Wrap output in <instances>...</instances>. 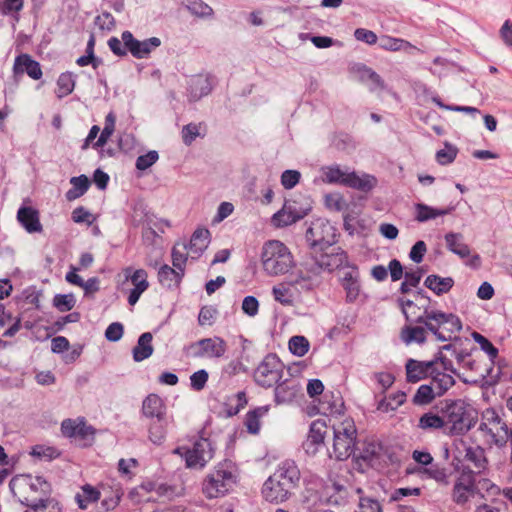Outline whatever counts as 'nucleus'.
<instances>
[{"label": "nucleus", "mask_w": 512, "mask_h": 512, "mask_svg": "<svg viewBox=\"0 0 512 512\" xmlns=\"http://www.w3.org/2000/svg\"><path fill=\"white\" fill-rule=\"evenodd\" d=\"M173 454L182 457L187 468L202 469L213 458L214 448L208 438L199 437L193 441L192 447L179 446Z\"/></svg>", "instance_id": "6"}, {"label": "nucleus", "mask_w": 512, "mask_h": 512, "mask_svg": "<svg viewBox=\"0 0 512 512\" xmlns=\"http://www.w3.org/2000/svg\"><path fill=\"white\" fill-rule=\"evenodd\" d=\"M70 183L72 188L66 192V199L69 201L81 197L90 187V181L85 175L72 177Z\"/></svg>", "instance_id": "37"}, {"label": "nucleus", "mask_w": 512, "mask_h": 512, "mask_svg": "<svg viewBox=\"0 0 512 512\" xmlns=\"http://www.w3.org/2000/svg\"><path fill=\"white\" fill-rule=\"evenodd\" d=\"M406 400V394L402 391H398L397 393H394L389 396L388 401L382 402L380 404V407H383L385 405V411L388 410H396L399 406H401Z\"/></svg>", "instance_id": "59"}, {"label": "nucleus", "mask_w": 512, "mask_h": 512, "mask_svg": "<svg viewBox=\"0 0 512 512\" xmlns=\"http://www.w3.org/2000/svg\"><path fill=\"white\" fill-rule=\"evenodd\" d=\"M444 418V426L448 427L453 435H463L471 428V422L467 413V406L463 400H447L441 409Z\"/></svg>", "instance_id": "7"}, {"label": "nucleus", "mask_w": 512, "mask_h": 512, "mask_svg": "<svg viewBox=\"0 0 512 512\" xmlns=\"http://www.w3.org/2000/svg\"><path fill=\"white\" fill-rule=\"evenodd\" d=\"M311 261L305 263V271H300L297 278L292 281L293 284L300 285L302 288L312 289L319 284L321 272H332L340 268L346 262V253L344 251L331 253H312Z\"/></svg>", "instance_id": "3"}, {"label": "nucleus", "mask_w": 512, "mask_h": 512, "mask_svg": "<svg viewBox=\"0 0 512 512\" xmlns=\"http://www.w3.org/2000/svg\"><path fill=\"white\" fill-rule=\"evenodd\" d=\"M429 376L431 377L429 385L438 397L443 396L455 384L453 375L442 372L437 365L433 366Z\"/></svg>", "instance_id": "20"}, {"label": "nucleus", "mask_w": 512, "mask_h": 512, "mask_svg": "<svg viewBox=\"0 0 512 512\" xmlns=\"http://www.w3.org/2000/svg\"><path fill=\"white\" fill-rule=\"evenodd\" d=\"M424 285L432 290L437 295H442L449 292L453 285L454 280L451 277H440L438 275H429L424 281Z\"/></svg>", "instance_id": "32"}, {"label": "nucleus", "mask_w": 512, "mask_h": 512, "mask_svg": "<svg viewBox=\"0 0 512 512\" xmlns=\"http://www.w3.org/2000/svg\"><path fill=\"white\" fill-rule=\"evenodd\" d=\"M322 171L323 181L330 184L339 183L351 188L370 190L376 183V179L372 176L360 177L355 172L347 173L341 170L339 166H327L322 168Z\"/></svg>", "instance_id": "10"}, {"label": "nucleus", "mask_w": 512, "mask_h": 512, "mask_svg": "<svg viewBox=\"0 0 512 512\" xmlns=\"http://www.w3.org/2000/svg\"><path fill=\"white\" fill-rule=\"evenodd\" d=\"M472 337L480 345L481 349L488 354L491 361L498 356V349L486 337L478 332H474Z\"/></svg>", "instance_id": "53"}, {"label": "nucleus", "mask_w": 512, "mask_h": 512, "mask_svg": "<svg viewBox=\"0 0 512 512\" xmlns=\"http://www.w3.org/2000/svg\"><path fill=\"white\" fill-rule=\"evenodd\" d=\"M209 374L205 369H200L196 372H194L190 376V385L191 388L195 391H201L206 386V383L208 381Z\"/></svg>", "instance_id": "55"}, {"label": "nucleus", "mask_w": 512, "mask_h": 512, "mask_svg": "<svg viewBox=\"0 0 512 512\" xmlns=\"http://www.w3.org/2000/svg\"><path fill=\"white\" fill-rule=\"evenodd\" d=\"M326 428V423L321 419H317L311 423L308 437L303 443V448L307 454L315 455L324 445Z\"/></svg>", "instance_id": "16"}, {"label": "nucleus", "mask_w": 512, "mask_h": 512, "mask_svg": "<svg viewBox=\"0 0 512 512\" xmlns=\"http://www.w3.org/2000/svg\"><path fill=\"white\" fill-rule=\"evenodd\" d=\"M283 374V363L276 354H267L254 371L255 382L264 388L278 383Z\"/></svg>", "instance_id": "12"}, {"label": "nucleus", "mask_w": 512, "mask_h": 512, "mask_svg": "<svg viewBox=\"0 0 512 512\" xmlns=\"http://www.w3.org/2000/svg\"><path fill=\"white\" fill-rule=\"evenodd\" d=\"M123 333H124L123 325L119 322H114V323H111L107 327V329L105 331V337L109 341L116 342L122 338Z\"/></svg>", "instance_id": "63"}, {"label": "nucleus", "mask_w": 512, "mask_h": 512, "mask_svg": "<svg viewBox=\"0 0 512 512\" xmlns=\"http://www.w3.org/2000/svg\"><path fill=\"white\" fill-rule=\"evenodd\" d=\"M147 278L148 274L144 269H137L130 275L129 280L134 286L133 289L146 291L149 287Z\"/></svg>", "instance_id": "52"}, {"label": "nucleus", "mask_w": 512, "mask_h": 512, "mask_svg": "<svg viewBox=\"0 0 512 512\" xmlns=\"http://www.w3.org/2000/svg\"><path fill=\"white\" fill-rule=\"evenodd\" d=\"M444 239L447 249L461 259L470 256V247L464 243V237L461 233L449 232L445 235Z\"/></svg>", "instance_id": "27"}, {"label": "nucleus", "mask_w": 512, "mask_h": 512, "mask_svg": "<svg viewBox=\"0 0 512 512\" xmlns=\"http://www.w3.org/2000/svg\"><path fill=\"white\" fill-rule=\"evenodd\" d=\"M358 512H383V510L378 500L364 497L360 499Z\"/></svg>", "instance_id": "62"}, {"label": "nucleus", "mask_w": 512, "mask_h": 512, "mask_svg": "<svg viewBox=\"0 0 512 512\" xmlns=\"http://www.w3.org/2000/svg\"><path fill=\"white\" fill-rule=\"evenodd\" d=\"M417 427L423 431H435L444 428V418L433 411L424 413L418 421Z\"/></svg>", "instance_id": "35"}, {"label": "nucleus", "mask_w": 512, "mask_h": 512, "mask_svg": "<svg viewBox=\"0 0 512 512\" xmlns=\"http://www.w3.org/2000/svg\"><path fill=\"white\" fill-rule=\"evenodd\" d=\"M217 310L212 306H204L201 308L198 315V323L201 326H210L216 317Z\"/></svg>", "instance_id": "58"}, {"label": "nucleus", "mask_w": 512, "mask_h": 512, "mask_svg": "<svg viewBox=\"0 0 512 512\" xmlns=\"http://www.w3.org/2000/svg\"><path fill=\"white\" fill-rule=\"evenodd\" d=\"M76 304V298L75 296L70 294H57L53 298V305L56 307L60 312H67L74 308Z\"/></svg>", "instance_id": "51"}, {"label": "nucleus", "mask_w": 512, "mask_h": 512, "mask_svg": "<svg viewBox=\"0 0 512 512\" xmlns=\"http://www.w3.org/2000/svg\"><path fill=\"white\" fill-rule=\"evenodd\" d=\"M274 299L282 305H291L293 303V293L289 284L280 283L272 288Z\"/></svg>", "instance_id": "46"}, {"label": "nucleus", "mask_w": 512, "mask_h": 512, "mask_svg": "<svg viewBox=\"0 0 512 512\" xmlns=\"http://www.w3.org/2000/svg\"><path fill=\"white\" fill-rule=\"evenodd\" d=\"M269 405L260 406L246 414L245 425L251 434H257L260 430V418L269 411Z\"/></svg>", "instance_id": "38"}, {"label": "nucleus", "mask_w": 512, "mask_h": 512, "mask_svg": "<svg viewBox=\"0 0 512 512\" xmlns=\"http://www.w3.org/2000/svg\"><path fill=\"white\" fill-rule=\"evenodd\" d=\"M142 413L151 420L163 421L166 417V406L157 394H149L142 403Z\"/></svg>", "instance_id": "19"}, {"label": "nucleus", "mask_w": 512, "mask_h": 512, "mask_svg": "<svg viewBox=\"0 0 512 512\" xmlns=\"http://www.w3.org/2000/svg\"><path fill=\"white\" fill-rule=\"evenodd\" d=\"M306 240L312 253L324 252L335 244L336 229L328 220L315 219L306 231Z\"/></svg>", "instance_id": "8"}, {"label": "nucleus", "mask_w": 512, "mask_h": 512, "mask_svg": "<svg viewBox=\"0 0 512 512\" xmlns=\"http://www.w3.org/2000/svg\"><path fill=\"white\" fill-rule=\"evenodd\" d=\"M211 90V82L206 76L196 75L189 80L188 96L190 101H198L203 96L208 95Z\"/></svg>", "instance_id": "26"}, {"label": "nucleus", "mask_w": 512, "mask_h": 512, "mask_svg": "<svg viewBox=\"0 0 512 512\" xmlns=\"http://www.w3.org/2000/svg\"><path fill=\"white\" fill-rule=\"evenodd\" d=\"M476 491L474 472L470 468L464 467L453 487V501L458 505H463L470 497L474 496Z\"/></svg>", "instance_id": "14"}, {"label": "nucleus", "mask_w": 512, "mask_h": 512, "mask_svg": "<svg viewBox=\"0 0 512 512\" xmlns=\"http://www.w3.org/2000/svg\"><path fill=\"white\" fill-rule=\"evenodd\" d=\"M210 232L208 229H197L188 245L183 244V250H188V253L193 259L198 258L208 247L210 242Z\"/></svg>", "instance_id": "22"}, {"label": "nucleus", "mask_w": 512, "mask_h": 512, "mask_svg": "<svg viewBox=\"0 0 512 512\" xmlns=\"http://www.w3.org/2000/svg\"><path fill=\"white\" fill-rule=\"evenodd\" d=\"M159 156H158V153L157 151H149L148 153L144 154V155H140L137 159H136V168L138 170H146L148 169L149 167H151L157 160H158Z\"/></svg>", "instance_id": "57"}, {"label": "nucleus", "mask_w": 512, "mask_h": 512, "mask_svg": "<svg viewBox=\"0 0 512 512\" xmlns=\"http://www.w3.org/2000/svg\"><path fill=\"white\" fill-rule=\"evenodd\" d=\"M184 276V270H178L175 267L172 268L168 265H163L158 271L159 283L168 289L176 288L179 286Z\"/></svg>", "instance_id": "28"}, {"label": "nucleus", "mask_w": 512, "mask_h": 512, "mask_svg": "<svg viewBox=\"0 0 512 512\" xmlns=\"http://www.w3.org/2000/svg\"><path fill=\"white\" fill-rule=\"evenodd\" d=\"M398 303L407 321L424 324L425 327L441 341H447L450 335H444L439 331L440 328H443L450 334L460 332L462 329L461 320L455 314L433 310L427 305H422L423 313L418 314L417 310H419L420 307L412 300L400 298Z\"/></svg>", "instance_id": "1"}, {"label": "nucleus", "mask_w": 512, "mask_h": 512, "mask_svg": "<svg viewBox=\"0 0 512 512\" xmlns=\"http://www.w3.org/2000/svg\"><path fill=\"white\" fill-rule=\"evenodd\" d=\"M152 339L153 336L150 332H145L139 337L137 345L133 348L134 361L141 362L152 355Z\"/></svg>", "instance_id": "31"}, {"label": "nucleus", "mask_w": 512, "mask_h": 512, "mask_svg": "<svg viewBox=\"0 0 512 512\" xmlns=\"http://www.w3.org/2000/svg\"><path fill=\"white\" fill-rule=\"evenodd\" d=\"M358 71L360 81L366 83L371 92L383 90L385 88L384 81L380 75L373 71L371 68L362 65Z\"/></svg>", "instance_id": "33"}, {"label": "nucleus", "mask_w": 512, "mask_h": 512, "mask_svg": "<svg viewBox=\"0 0 512 512\" xmlns=\"http://www.w3.org/2000/svg\"><path fill=\"white\" fill-rule=\"evenodd\" d=\"M75 78L70 72L60 74L57 80L56 94L59 98H63L74 90Z\"/></svg>", "instance_id": "43"}, {"label": "nucleus", "mask_w": 512, "mask_h": 512, "mask_svg": "<svg viewBox=\"0 0 512 512\" xmlns=\"http://www.w3.org/2000/svg\"><path fill=\"white\" fill-rule=\"evenodd\" d=\"M423 475L426 478L435 480L439 485L447 486L450 483V473L448 469L438 464L423 467Z\"/></svg>", "instance_id": "39"}, {"label": "nucleus", "mask_w": 512, "mask_h": 512, "mask_svg": "<svg viewBox=\"0 0 512 512\" xmlns=\"http://www.w3.org/2000/svg\"><path fill=\"white\" fill-rule=\"evenodd\" d=\"M17 219L29 233L42 231V225L39 220V213L33 207H20L17 212Z\"/></svg>", "instance_id": "25"}, {"label": "nucleus", "mask_w": 512, "mask_h": 512, "mask_svg": "<svg viewBox=\"0 0 512 512\" xmlns=\"http://www.w3.org/2000/svg\"><path fill=\"white\" fill-rule=\"evenodd\" d=\"M479 430L490 436L491 442L498 447L505 446L512 437V431L494 409H487L482 414Z\"/></svg>", "instance_id": "11"}, {"label": "nucleus", "mask_w": 512, "mask_h": 512, "mask_svg": "<svg viewBox=\"0 0 512 512\" xmlns=\"http://www.w3.org/2000/svg\"><path fill=\"white\" fill-rule=\"evenodd\" d=\"M465 460L471 462L479 471L485 469L486 458L481 447H468L465 451Z\"/></svg>", "instance_id": "45"}, {"label": "nucleus", "mask_w": 512, "mask_h": 512, "mask_svg": "<svg viewBox=\"0 0 512 512\" xmlns=\"http://www.w3.org/2000/svg\"><path fill=\"white\" fill-rule=\"evenodd\" d=\"M227 350L226 342L220 337L200 339L189 345L188 351L195 358H221Z\"/></svg>", "instance_id": "13"}, {"label": "nucleus", "mask_w": 512, "mask_h": 512, "mask_svg": "<svg viewBox=\"0 0 512 512\" xmlns=\"http://www.w3.org/2000/svg\"><path fill=\"white\" fill-rule=\"evenodd\" d=\"M21 502L28 507L25 512H62L59 502L53 498L39 499L38 501H30L25 498Z\"/></svg>", "instance_id": "29"}, {"label": "nucleus", "mask_w": 512, "mask_h": 512, "mask_svg": "<svg viewBox=\"0 0 512 512\" xmlns=\"http://www.w3.org/2000/svg\"><path fill=\"white\" fill-rule=\"evenodd\" d=\"M168 226V222L164 220H148L147 227L143 229L142 238L144 243L154 245L157 243V239L160 238V234L164 232V227Z\"/></svg>", "instance_id": "34"}, {"label": "nucleus", "mask_w": 512, "mask_h": 512, "mask_svg": "<svg viewBox=\"0 0 512 512\" xmlns=\"http://www.w3.org/2000/svg\"><path fill=\"white\" fill-rule=\"evenodd\" d=\"M122 41L127 50L138 59L146 58L153 49L161 45V40L158 37H151L139 41L134 38L130 31H124L122 33Z\"/></svg>", "instance_id": "15"}, {"label": "nucleus", "mask_w": 512, "mask_h": 512, "mask_svg": "<svg viewBox=\"0 0 512 512\" xmlns=\"http://www.w3.org/2000/svg\"><path fill=\"white\" fill-rule=\"evenodd\" d=\"M236 483V476L227 464H219L202 483V492L209 498H219L227 494Z\"/></svg>", "instance_id": "5"}, {"label": "nucleus", "mask_w": 512, "mask_h": 512, "mask_svg": "<svg viewBox=\"0 0 512 512\" xmlns=\"http://www.w3.org/2000/svg\"><path fill=\"white\" fill-rule=\"evenodd\" d=\"M457 152L458 151L456 147L449 144H445V148L439 150L436 153L437 162L441 165L450 164L455 160Z\"/></svg>", "instance_id": "54"}, {"label": "nucleus", "mask_w": 512, "mask_h": 512, "mask_svg": "<svg viewBox=\"0 0 512 512\" xmlns=\"http://www.w3.org/2000/svg\"><path fill=\"white\" fill-rule=\"evenodd\" d=\"M416 216L418 222H426L435 219L438 216H444L449 213V209H436L426 204L418 203L415 205Z\"/></svg>", "instance_id": "41"}, {"label": "nucleus", "mask_w": 512, "mask_h": 512, "mask_svg": "<svg viewBox=\"0 0 512 512\" xmlns=\"http://www.w3.org/2000/svg\"><path fill=\"white\" fill-rule=\"evenodd\" d=\"M380 48L388 51H407L410 52L411 50H415L416 47H414L411 43L404 39L400 38H394L390 36H382L380 38Z\"/></svg>", "instance_id": "40"}, {"label": "nucleus", "mask_w": 512, "mask_h": 512, "mask_svg": "<svg viewBox=\"0 0 512 512\" xmlns=\"http://www.w3.org/2000/svg\"><path fill=\"white\" fill-rule=\"evenodd\" d=\"M302 391L300 383L295 379H286L279 383L274 390L276 404H289L293 402Z\"/></svg>", "instance_id": "17"}, {"label": "nucleus", "mask_w": 512, "mask_h": 512, "mask_svg": "<svg viewBox=\"0 0 512 512\" xmlns=\"http://www.w3.org/2000/svg\"><path fill=\"white\" fill-rule=\"evenodd\" d=\"M100 496L101 493L96 487L85 484L81 487L80 491L76 493L75 501L80 509L85 510L89 505L97 502Z\"/></svg>", "instance_id": "30"}, {"label": "nucleus", "mask_w": 512, "mask_h": 512, "mask_svg": "<svg viewBox=\"0 0 512 512\" xmlns=\"http://www.w3.org/2000/svg\"><path fill=\"white\" fill-rule=\"evenodd\" d=\"M301 173L297 170H285L281 175V184L285 189L294 188L300 181Z\"/></svg>", "instance_id": "56"}, {"label": "nucleus", "mask_w": 512, "mask_h": 512, "mask_svg": "<svg viewBox=\"0 0 512 512\" xmlns=\"http://www.w3.org/2000/svg\"><path fill=\"white\" fill-rule=\"evenodd\" d=\"M261 261L263 269L271 276L285 274L294 266L290 250L278 240H270L264 244Z\"/></svg>", "instance_id": "4"}, {"label": "nucleus", "mask_w": 512, "mask_h": 512, "mask_svg": "<svg viewBox=\"0 0 512 512\" xmlns=\"http://www.w3.org/2000/svg\"><path fill=\"white\" fill-rule=\"evenodd\" d=\"M333 452L337 460H346L354 454L357 430L351 419L334 426Z\"/></svg>", "instance_id": "9"}, {"label": "nucleus", "mask_w": 512, "mask_h": 512, "mask_svg": "<svg viewBox=\"0 0 512 512\" xmlns=\"http://www.w3.org/2000/svg\"><path fill=\"white\" fill-rule=\"evenodd\" d=\"M242 310L250 317L257 315L259 310V302L254 296H246L242 302Z\"/></svg>", "instance_id": "64"}, {"label": "nucleus", "mask_w": 512, "mask_h": 512, "mask_svg": "<svg viewBox=\"0 0 512 512\" xmlns=\"http://www.w3.org/2000/svg\"><path fill=\"white\" fill-rule=\"evenodd\" d=\"M300 218L301 216L293 213L290 208L284 207L273 215L272 222L277 227H283L295 223Z\"/></svg>", "instance_id": "47"}, {"label": "nucleus", "mask_w": 512, "mask_h": 512, "mask_svg": "<svg viewBox=\"0 0 512 512\" xmlns=\"http://www.w3.org/2000/svg\"><path fill=\"white\" fill-rule=\"evenodd\" d=\"M309 347V341L304 336H293L289 340V350L295 356H304L308 352Z\"/></svg>", "instance_id": "50"}, {"label": "nucleus", "mask_w": 512, "mask_h": 512, "mask_svg": "<svg viewBox=\"0 0 512 512\" xmlns=\"http://www.w3.org/2000/svg\"><path fill=\"white\" fill-rule=\"evenodd\" d=\"M13 72L15 75L27 73V75L34 80H38L42 77L40 64L33 60L28 54H22L16 57Z\"/></svg>", "instance_id": "21"}, {"label": "nucleus", "mask_w": 512, "mask_h": 512, "mask_svg": "<svg viewBox=\"0 0 512 512\" xmlns=\"http://www.w3.org/2000/svg\"><path fill=\"white\" fill-rule=\"evenodd\" d=\"M115 122H116V117H115L114 113L113 112L108 113L105 118L104 128H103L98 140L94 144L95 147H103L107 143V141L109 140V138L111 137V135L113 134V132L115 130Z\"/></svg>", "instance_id": "49"}, {"label": "nucleus", "mask_w": 512, "mask_h": 512, "mask_svg": "<svg viewBox=\"0 0 512 512\" xmlns=\"http://www.w3.org/2000/svg\"><path fill=\"white\" fill-rule=\"evenodd\" d=\"M342 287L346 292V301L353 303L360 295L359 272L356 267L343 273L341 279Z\"/></svg>", "instance_id": "23"}, {"label": "nucleus", "mask_w": 512, "mask_h": 512, "mask_svg": "<svg viewBox=\"0 0 512 512\" xmlns=\"http://www.w3.org/2000/svg\"><path fill=\"white\" fill-rule=\"evenodd\" d=\"M401 340L406 344L424 343L426 340V330L421 326L405 325L401 330Z\"/></svg>", "instance_id": "36"}, {"label": "nucleus", "mask_w": 512, "mask_h": 512, "mask_svg": "<svg viewBox=\"0 0 512 512\" xmlns=\"http://www.w3.org/2000/svg\"><path fill=\"white\" fill-rule=\"evenodd\" d=\"M300 479L301 473L295 461L284 460L264 482L262 496L271 504L284 503L295 494Z\"/></svg>", "instance_id": "2"}, {"label": "nucleus", "mask_w": 512, "mask_h": 512, "mask_svg": "<svg viewBox=\"0 0 512 512\" xmlns=\"http://www.w3.org/2000/svg\"><path fill=\"white\" fill-rule=\"evenodd\" d=\"M167 419L164 417L163 421L152 420L149 426V439L154 444H161L166 437Z\"/></svg>", "instance_id": "44"}, {"label": "nucleus", "mask_w": 512, "mask_h": 512, "mask_svg": "<svg viewBox=\"0 0 512 512\" xmlns=\"http://www.w3.org/2000/svg\"><path fill=\"white\" fill-rule=\"evenodd\" d=\"M156 494L159 497L172 500L173 498L179 496L181 492L177 487L163 483L157 485Z\"/></svg>", "instance_id": "61"}, {"label": "nucleus", "mask_w": 512, "mask_h": 512, "mask_svg": "<svg viewBox=\"0 0 512 512\" xmlns=\"http://www.w3.org/2000/svg\"><path fill=\"white\" fill-rule=\"evenodd\" d=\"M436 397L438 396L433 388L429 384H423L418 387L412 398V403L417 406H424L430 404Z\"/></svg>", "instance_id": "42"}, {"label": "nucleus", "mask_w": 512, "mask_h": 512, "mask_svg": "<svg viewBox=\"0 0 512 512\" xmlns=\"http://www.w3.org/2000/svg\"><path fill=\"white\" fill-rule=\"evenodd\" d=\"M354 37L356 40L364 42L368 45H374L378 40L377 35L373 31L365 28H357L354 31Z\"/></svg>", "instance_id": "60"}, {"label": "nucleus", "mask_w": 512, "mask_h": 512, "mask_svg": "<svg viewBox=\"0 0 512 512\" xmlns=\"http://www.w3.org/2000/svg\"><path fill=\"white\" fill-rule=\"evenodd\" d=\"M61 430L63 435L67 437L80 438L86 440L88 436L92 437L94 432L91 426H87L84 421H76L72 419H66L61 424Z\"/></svg>", "instance_id": "24"}, {"label": "nucleus", "mask_w": 512, "mask_h": 512, "mask_svg": "<svg viewBox=\"0 0 512 512\" xmlns=\"http://www.w3.org/2000/svg\"><path fill=\"white\" fill-rule=\"evenodd\" d=\"M187 10L200 18H207L213 15V9L202 0H187Z\"/></svg>", "instance_id": "48"}, {"label": "nucleus", "mask_w": 512, "mask_h": 512, "mask_svg": "<svg viewBox=\"0 0 512 512\" xmlns=\"http://www.w3.org/2000/svg\"><path fill=\"white\" fill-rule=\"evenodd\" d=\"M434 365H438V362L408 359L405 365L407 381L416 383L428 377Z\"/></svg>", "instance_id": "18"}]
</instances>
